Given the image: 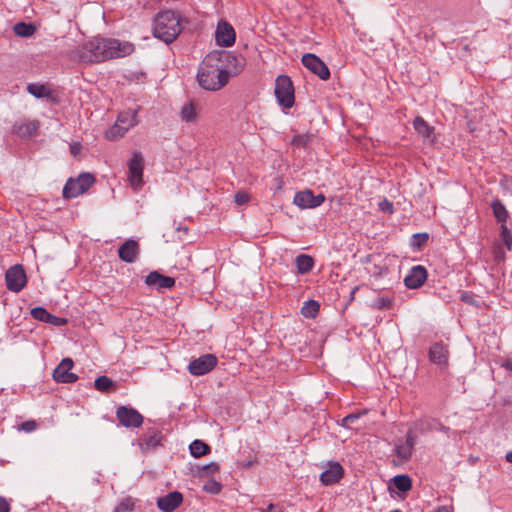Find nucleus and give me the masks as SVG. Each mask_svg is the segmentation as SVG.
<instances>
[{
  "mask_svg": "<svg viewBox=\"0 0 512 512\" xmlns=\"http://www.w3.org/2000/svg\"><path fill=\"white\" fill-rule=\"evenodd\" d=\"M234 60L235 57L224 50L207 54L198 68L199 86L209 91L220 90L230 79L229 65Z\"/></svg>",
  "mask_w": 512,
  "mask_h": 512,
  "instance_id": "1",
  "label": "nucleus"
},
{
  "mask_svg": "<svg viewBox=\"0 0 512 512\" xmlns=\"http://www.w3.org/2000/svg\"><path fill=\"white\" fill-rule=\"evenodd\" d=\"M154 35L165 43H172L182 31L181 17L172 10L159 12L154 19Z\"/></svg>",
  "mask_w": 512,
  "mask_h": 512,
  "instance_id": "2",
  "label": "nucleus"
},
{
  "mask_svg": "<svg viewBox=\"0 0 512 512\" xmlns=\"http://www.w3.org/2000/svg\"><path fill=\"white\" fill-rule=\"evenodd\" d=\"M70 58L81 63L103 62L109 59L107 39H95L71 50Z\"/></svg>",
  "mask_w": 512,
  "mask_h": 512,
  "instance_id": "3",
  "label": "nucleus"
},
{
  "mask_svg": "<svg viewBox=\"0 0 512 512\" xmlns=\"http://www.w3.org/2000/svg\"><path fill=\"white\" fill-rule=\"evenodd\" d=\"M137 122L136 111L120 112L114 125L105 131V138L109 141H117L123 138Z\"/></svg>",
  "mask_w": 512,
  "mask_h": 512,
  "instance_id": "4",
  "label": "nucleus"
},
{
  "mask_svg": "<svg viewBox=\"0 0 512 512\" xmlns=\"http://www.w3.org/2000/svg\"><path fill=\"white\" fill-rule=\"evenodd\" d=\"M274 93L280 106L285 109L293 107L295 103L294 86L288 76L280 75L277 77Z\"/></svg>",
  "mask_w": 512,
  "mask_h": 512,
  "instance_id": "5",
  "label": "nucleus"
},
{
  "mask_svg": "<svg viewBox=\"0 0 512 512\" xmlns=\"http://www.w3.org/2000/svg\"><path fill=\"white\" fill-rule=\"evenodd\" d=\"M144 157L140 151H134L128 161V180L134 191H139L143 185Z\"/></svg>",
  "mask_w": 512,
  "mask_h": 512,
  "instance_id": "6",
  "label": "nucleus"
},
{
  "mask_svg": "<svg viewBox=\"0 0 512 512\" xmlns=\"http://www.w3.org/2000/svg\"><path fill=\"white\" fill-rule=\"evenodd\" d=\"M94 181L95 179L90 173H82L76 179L70 178L63 188V197L75 198L85 193Z\"/></svg>",
  "mask_w": 512,
  "mask_h": 512,
  "instance_id": "7",
  "label": "nucleus"
},
{
  "mask_svg": "<svg viewBox=\"0 0 512 512\" xmlns=\"http://www.w3.org/2000/svg\"><path fill=\"white\" fill-rule=\"evenodd\" d=\"M6 286L12 292H20L27 283V277L21 265L10 267L5 274Z\"/></svg>",
  "mask_w": 512,
  "mask_h": 512,
  "instance_id": "8",
  "label": "nucleus"
},
{
  "mask_svg": "<svg viewBox=\"0 0 512 512\" xmlns=\"http://www.w3.org/2000/svg\"><path fill=\"white\" fill-rule=\"evenodd\" d=\"M218 363L214 354H204L189 363L188 371L194 376L209 373Z\"/></svg>",
  "mask_w": 512,
  "mask_h": 512,
  "instance_id": "9",
  "label": "nucleus"
},
{
  "mask_svg": "<svg viewBox=\"0 0 512 512\" xmlns=\"http://www.w3.org/2000/svg\"><path fill=\"white\" fill-rule=\"evenodd\" d=\"M119 423L126 428H138L143 423V416L134 408L119 406L116 410Z\"/></svg>",
  "mask_w": 512,
  "mask_h": 512,
  "instance_id": "10",
  "label": "nucleus"
},
{
  "mask_svg": "<svg viewBox=\"0 0 512 512\" xmlns=\"http://www.w3.org/2000/svg\"><path fill=\"white\" fill-rule=\"evenodd\" d=\"M302 64L321 80H328L330 70L327 65L315 54L306 53L302 56Z\"/></svg>",
  "mask_w": 512,
  "mask_h": 512,
  "instance_id": "11",
  "label": "nucleus"
},
{
  "mask_svg": "<svg viewBox=\"0 0 512 512\" xmlns=\"http://www.w3.org/2000/svg\"><path fill=\"white\" fill-rule=\"evenodd\" d=\"M325 201L323 194L314 195L311 190L297 192L294 196V204L301 209H311L320 206Z\"/></svg>",
  "mask_w": 512,
  "mask_h": 512,
  "instance_id": "12",
  "label": "nucleus"
},
{
  "mask_svg": "<svg viewBox=\"0 0 512 512\" xmlns=\"http://www.w3.org/2000/svg\"><path fill=\"white\" fill-rule=\"evenodd\" d=\"M74 363L71 358H64L53 371V379L59 383H74L78 380V376L70 370Z\"/></svg>",
  "mask_w": 512,
  "mask_h": 512,
  "instance_id": "13",
  "label": "nucleus"
},
{
  "mask_svg": "<svg viewBox=\"0 0 512 512\" xmlns=\"http://www.w3.org/2000/svg\"><path fill=\"white\" fill-rule=\"evenodd\" d=\"M215 38L218 45L223 47H230L235 43V30L231 24L221 20L217 24Z\"/></svg>",
  "mask_w": 512,
  "mask_h": 512,
  "instance_id": "14",
  "label": "nucleus"
},
{
  "mask_svg": "<svg viewBox=\"0 0 512 512\" xmlns=\"http://www.w3.org/2000/svg\"><path fill=\"white\" fill-rule=\"evenodd\" d=\"M427 279V270L422 265L413 266L404 278V284L409 289L421 287Z\"/></svg>",
  "mask_w": 512,
  "mask_h": 512,
  "instance_id": "15",
  "label": "nucleus"
},
{
  "mask_svg": "<svg viewBox=\"0 0 512 512\" xmlns=\"http://www.w3.org/2000/svg\"><path fill=\"white\" fill-rule=\"evenodd\" d=\"M109 59L130 55L134 51V44L118 39H107Z\"/></svg>",
  "mask_w": 512,
  "mask_h": 512,
  "instance_id": "16",
  "label": "nucleus"
},
{
  "mask_svg": "<svg viewBox=\"0 0 512 512\" xmlns=\"http://www.w3.org/2000/svg\"><path fill=\"white\" fill-rule=\"evenodd\" d=\"M428 356L432 363L440 367H446L448 364L449 351L446 345L441 342H436L430 347Z\"/></svg>",
  "mask_w": 512,
  "mask_h": 512,
  "instance_id": "17",
  "label": "nucleus"
},
{
  "mask_svg": "<svg viewBox=\"0 0 512 512\" xmlns=\"http://www.w3.org/2000/svg\"><path fill=\"white\" fill-rule=\"evenodd\" d=\"M183 501V495L178 491L169 492L167 495L158 498L157 506L163 512H173Z\"/></svg>",
  "mask_w": 512,
  "mask_h": 512,
  "instance_id": "18",
  "label": "nucleus"
},
{
  "mask_svg": "<svg viewBox=\"0 0 512 512\" xmlns=\"http://www.w3.org/2000/svg\"><path fill=\"white\" fill-rule=\"evenodd\" d=\"M145 283L150 287L157 288L158 290L171 289L175 285V279L169 276H164L158 271H152L146 276Z\"/></svg>",
  "mask_w": 512,
  "mask_h": 512,
  "instance_id": "19",
  "label": "nucleus"
},
{
  "mask_svg": "<svg viewBox=\"0 0 512 512\" xmlns=\"http://www.w3.org/2000/svg\"><path fill=\"white\" fill-rule=\"evenodd\" d=\"M344 469L338 462L330 463L328 468L320 474V481L323 485H333L343 477Z\"/></svg>",
  "mask_w": 512,
  "mask_h": 512,
  "instance_id": "20",
  "label": "nucleus"
},
{
  "mask_svg": "<svg viewBox=\"0 0 512 512\" xmlns=\"http://www.w3.org/2000/svg\"><path fill=\"white\" fill-rule=\"evenodd\" d=\"M139 254V244L132 239L126 240L118 249L119 258L126 263L136 261Z\"/></svg>",
  "mask_w": 512,
  "mask_h": 512,
  "instance_id": "21",
  "label": "nucleus"
},
{
  "mask_svg": "<svg viewBox=\"0 0 512 512\" xmlns=\"http://www.w3.org/2000/svg\"><path fill=\"white\" fill-rule=\"evenodd\" d=\"M38 128L39 122L37 120L18 121L13 124L11 132L20 137H31L36 134Z\"/></svg>",
  "mask_w": 512,
  "mask_h": 512,
  "instance_id": "22",
  "label": "nucleus"
},
{
  "mask_svg": "<svg viewBox=\"0 0 512 512\" xmlns=\"http://www.w3.org/2000/svg\"><path fill=\"white\" fill-rule=\"evenodd\" d=\"M31 316L38 321H42L48 324H53L55 326H61L66 323V319L59 318L57 316H54L50 314L45 308L43 307H35L31 309Z\"/></svg>",
  "mask_w": 512,
  "mask_h": 512,
  "instance_id": "23",
  "label": "nucleus"
},
{
  "mask_svg": "<svg viewBox=\"0 0 512 512\" xmlns=\"http://www.w3.org/2000/svg\"><path fill=\"white\" fill-rule=\"evenodd\" d=\"M413 128L419 135H421L423 138L430 141L431 143H433L435 141V136H434L435 128L433 126L429 125L424 120L423 117H421V116L415 117V119L413 120Z\"/></svg>",
  "mask_w": 512,
  "mask_h": 512,
  "instance_id": "24",
  "label": "nucleus"
},
{
  "mask_svg": "<svg viewBox=\"0 0 512 512\" xmlns=\"http://www.w3.org/2000/svg\"><path fill=\"white\" fill-rule=\"evenodd\" d=\"M161 438L159 432L151 431L139 439V447L143 452L154 449L160 445Z\"/></svg>",
  "mask_w": 512,
  "mask_h": 512,
  "instance_id": "25",
  "label": "nucleus"
},
{
  "mask_svg": "<svg viewBox=\"0 0 512 512\" xmlns=\"http://www.w3.org/2000/svg\"><path fill=\"white\" fill-rule=\"evenodd\" d=\"M26 90L35 98H53L52 91L45 84L29 83L26 86Z\"/></svg>",
  "mask_w": 512,
  "mask_h": 512,
  "instance_id": "26",
  "label": "nucleus"
},
{
  "mask_svg": "<svg viewBox=\"0 0 512 512\" xmlns=\"http://www.w3.org/2000/svg\"><path fill=\"white\" fill-rule=\"evenodd\" d=\"M296 267L298 272L301 274H306L313 269L314 260L310 255L300 254L296 257Z\"/></svg>",
  "mask_w": 512,
  "mask_h": 512,
  "instance_id": "27",
  "label": "nucleus"
},
{
  "mask_svg": "<svg viewBox=\"0 0 512 512\" xmlns=\"http://www.w3.org/2000/svg\"><path fill=\"white\" fill-rule=\"evenodd\" d=\"M491 208L497 221L504 224L508 218V211L504 204L499 199H494L491 203Z\"/></svg>",
  "mask_w": 512,
  "mask_h": 512,
  "instance_id": "28",
  "label": "nucleus"
},
{
  "mask_svg": "<svg viewBox=\"0 0 512 512\" xmlns=\"http://www.w3.org/2000/svg\"><path fill=\"white\" fill-rule=\"evenodd\" d=\"M189 449H190L191 455L196 458L204 456L210 452V446L198 439L194 440L190 444Z\"/></svg>",
  "mask_w": 512,
  "mask_h": 512,
  "instance_id": "29",
  "label": "nucleus"
},
{
  "mask_svg": "<svg viewBox=\"0 0 512 512\" xmlns=\"http://www.w3.org/2000/svg\"><path fill=\"white\" fill-rule=\"evenodd\" d=\"M13 30L20 37H30L35 33L36 27L32 23L19 22L14 25Z\"/></svg>",
  "mask_w": 512,
  "mask_h": 512,
  "instance_id": "30",
  "label": "nucleus"
},
{
  "mask_svg": "<svg viewBox=\"0 0 512 512\" xmlns=\"http://www.w3.org/2000/svg\"><path fill=\"white\" fill-rule=\"evenodd\" d=\"M94 387L100 392L108 393L111 390H114L116 386L115 383L107 376H99L94 382Z\"/></svg>",
  "mask_w": 512,
  "mask_h": 512,
  "instance_id": "31",
  "label": "nucleus"
},
{
  "mask_svg": "<svg viewBox=\"0 0 512 512\" xmlns=\"http://www.w3.org/2000/svg\"><path fill=\"white\" fill-rule=\"evenodd\" d=\"M392 482L394 486L401 492H407L412 487V481L408 475H396L393 477Z\"/></svg>",
  "mask_w": 512,
  "mask_h": 512,
  "instance_id": "32",
  "label": "nucleus"
},
{
  "mask_svg": "<svg viewBox=\"0 0 512 512\" xmlns=\"http://www.w3.org/2000/svg\"><path fill=\"white\" fill-rule=\"evenodd\" d=\"M136 501V499L130 496L125 497L119 502L113 512H133Z\"/></svg>",
  "mask_w": 512,
  "mask_h": 512,
  "instance_id": "33",
  "label": "nucleus"
},
{
  "mask_svg": "<svg viewBox=\"0 0 512 512\" xmlns=\"http://www.w3.org/2000/svg\"><path fill=\"white\" fill-rule=\"evenodd\" d=\"M394 299L389 296H380L372 301L371 307L374 309H389L392 307Z\"/></svg>",
  "mask_w": 512,
  "mask_h": 512,
  "instance_id": "34",
  "label": "nucleus"
},
{
  "mask_svg": "<svg viewBox=\"0 0 512 512\" xmlns=\"http://www.w3.org/2000/svg\"><path fill=\"white\" fill-rule=\"evenodd\" d=\"M319 310V304L317 301L309 300L305 302L301 309V313L304 317H315Z\"/></svg>",
  "mask_w": 512,
  "mask_h": 512,
  "instance_id": "35",
  "label": "nucleus"
},
{
  "mask_svg": "<svg viewBox=\"0 0 512 512\" xmlns=\"http://www.w3.org/2000/svg\"><path fill=\"white\" fill-rule=\"evenodd\" d=\"M196 115V110L192 103L185 104L181 109V118L186 122L195 120Z\"/></svg>",
  "mask_w": 512,
  "mask_h": 512,
  "instance_id": "36",
  "label": "nucleus"
},
{
  "mask_svg": "<svg viewBox=\"0 0 512 512\" xmlns=\"http://www.w3.org/2000/svg\"><path fill=\"white\" fill-rule=\"evenodd\" d=\"M413 448L407 444H398L395 447V453L401 460H408L412 455Z\"/></svg>",
  "mask_w": 512,
  "mask_h": 512,
  "instance_id": "37",
  "label": "nucleus"
},
{
  "mask_svg": "<svg viewBox=\"0 0 512 512\" xmlns=\"http://www.w3.org/2000/svg\"><path fill=\"white\" fill-rule=\"evenodd\" d=\"M500 237L508 250L512 248V233L505 224L501 225Z\"/></svg>",
  "mask_w": 512,
  "mask_h": 512,
  "instance_id": "38",
  "label": "nucleus"
},
{
  "mask_svg": "<svg viewBox=\"0 0 512 512\" xmlns=\"http://www.w3.org/2000/svg\"><path fill=\"white\" fill-rule=\"evenodd\" d=\"M203 489L208 493L217 494L221 491L222 485L216 480L210 479L203 485Z\"/></svg>",
  "mask_w": 512,
  "mask_h": 512,
  "instance_id": "39",
  "label": "nucleus"
},
{
  "mask_svg": "<svg viewBox=\"0 0 512 512\" xmlns=\"http://www.w3.org/2000/svg\"><path fill=\"white\" fill-rule=\"evenodd\" d=\"M413 247H420L422 243L426 242L428 240V234L426 233H416L413 235Z\"/></svg>",
  "mask_w": 512,
  "mask_h": 512,
  "instance_id": "40",
  "label": "nucleus"
},
{
  "mask_svg": "<svg viewBox=\"0 0 512 512\" xmlns=\"http://www.w3.org/2000/svg\"><path fill=\"white\" fill-rule=\"evenodd\" d=\"M250 200V196L248 193L244 192V191H238L236 194H235V202L238 204V205H243V204H246L248 201Z\"/></svg>",
  "mask_w": 512,
  "mask_h": 512,
  "instance_id": "41",
  "label": "nucleus"
},
{
  "mask_svg": "<svg viewBox=\"0 0 512 512\" xmlns=\"http://www.w3.org/2000/svg\"><path fill=\"white\" fill-rule=\"evenodd\" d=\"M358 418V414H349L342 419V426L350 427Z\"/></svg>",
  "mask_w": 512,
  "mask_h": 512,
  "instance_id": "42",
  "label": "nucleus"
},
{
  "mask_svg": "<svg viewBox=\"0 0 512 512\" xmlns=\"http://www.w3.org/2000/svg\"><path fill=\"white\" fill-rule=\"evenodd\" d=\"M416 438V434L412 430H409L406 434V441L404 444L410 445L411 448H414Z\"/></svg>",
  "mask_w": 512,
  "mask_h": 512,
  "instance_id": "43",
  "label": "nucleus"
},
{
  "mask_svg": "<svg viewBox=\"0 0 512 512\" xmlns=\"http://www.w3.org/2000/svg\"><path fill=\"white\" fill-rule=\"evenodd\" d=\"M203 470H206L207 473H216L219 471V465L215 462H212L203 467Z\"/></svg>",
  "mask_w": 512,
  "mask_h": 512,
  "instance_id": "44",
  "label": "nucleus"
},
{
  "mask_svg": "<svg viewBox=\"0 0 512 512\" xmlns=\"http://www.w3.org/2000/svg\"><path fill=\"white\" fill-rule=\"evenodd\" d=\"M36 428V423L34 421H26L22 423V429L26 432H32Z\"/></svg>",
  "mask_w": 512,
  "mask_h": 512,
  "instance_id": "45",
  "label": "nucleus"
},
{
  "mask_svg": "<svg viewBox=\"0 0 512 512\" xmlns=\"http://www.w3.org/2000/svg\"><path fill=\"white\" fill-rule=\"evenodd\" d=\"M9 511H10L9 502L4 497L0 496V512H9Z\"/></svg>",
  "mask_w": 512,
  "mask_h": 512,
  "instance_id": "46",
  "label": "nucleus"
},
{
  "mask_svg": "<svg viewBox=\"0 0 512 512\" xmlns=\"http://www.w3.org/2000/svg\"><path fill=\"white\" fill-rule=\"evenodd\" d=\"M461 300L465 303L472 304L474 302V297L471 293L465 292L461 295Z\"/></svg>",
  "mask_w": 512,
  "mask_h": 512,
  "instance_id": "47",
  "label": "nucleus"
},
{
  "mask_svg": "<svg viewBox=\"0 0 512 512\" xmlns=\"http://www.w3.org/2000/svg\"><path fill=\"white\" fill-rule=\"evenodd\" d=\"M80 149L81 145L79 143H73L70 145L71 154H73L74 156H76L79 153Z\"/></svg>",
  "mask_w": 512,
  "mask_h": 512,
  "instance_id": "48",
  "label": "nucleus"
},
{
  "mask_svg": "<svg viewBox=\"0 0 512 512\" xmlns=\"http://www.w3.org/2000/svg\"><path fill=\"white\" fill-rule=\"evenodd\" d=\"M435 512H453V508L451 506H440Z\"/></svg>",
  "mask_w": 512,
  "mask_h": 512,
  "instance_id": "49",
  "label": "nucleus"
},
{
  "mask_svg": "<svg viewBox=\"0 0 512 512\" xmlns=\"http://www.w3.org/2000/svg\"><path fill=\"white\" fill-rule=\"evenodd\" d=\"M381 206H382V210H388V211L392 212L393 206L390 202L385 201L383 204H381Z\"/></svg>",
  "mask_w": 512,
  "mask_h": 512,
  "instance_id": "50",
  "label": "nucleus"
},
{
  "mask_svg": "<svg viewBox=\"0 0 512 512\" xmlns=\"http://www.w3.org/2000/svg\"><path fill=\"white\" fill-rule=\"evenodd\" d=\"M505 459L507 462L512 463V450L506 454Z\"/></svg>",
  "mask_w": 512,
  "mask_h": 512,
  "instance_id": "51",
  "label": "nucleus"
},
{
  "mask_svg": "<svg viewBox=\"0 0 512 512\" xmlns=\"http://www.w3.org/2000/svg\"><path fill=\"white\" fill-rule=\"evenodd\" d=\"M274 509H275V506H274L273 504H269V505H268V508H267V511H268V512H273V511H274Z\"/></svg>",
  "mask_w": 512,
  "mask_h": 512,
  "instance_id": "52",
  "label": "nucleus"
},
{
  "mask_svg": "<svg viewBox=\"0 0 512 512\" xmlns=\"http://www.w3.org/2000/svg\"><path fill=\"white\" fill-rule=\"evenodd\" d=\"M301 139H302V137L298 136V140H296V141L300 143Z\"/></svg>",
  "mask_w": 512,
  "mask_h": 512,
  "instance_id": "53",
  "label": "nucleus"
},
{
  "mask_svg": "<svg viewBox=\"0 0 512 512\" xmlns=\"http://www.w3.org/2000/svg\"><path fill=\"white\" fill-rule=\"evenodd\" d=\"M356 290H357V288H355V289H353V290H352V293H351V294H352V296L354 295V293H355V291H356Z\"/></svg>",
  "mask_w": 512,
  "mask_h": 512,
  "instance_id": "54",
  "label": "nucleus"
},
{
  "mask_svg": "<svg viewBox=\"0 0 512 512\" xmlns=\"http://www.w3.org/2000/svg\"><path fill=\"white\" fill-rule=\"evenodd\" d=\"M448 428H446L445 426H441V430H447Z\"/></svg>",
  "mask_w": 512,
  "mask_h": 512,
  "instance_id": "55",
  "label": "nucleus"
},
{
  "mask_svg": "<svg viewBox=\"0 0 512 512\" xmlns=\"http://www.w3.org/2000/svg\"><path fill=\"white\" fill-rule=\"evenodd\" d=\"M391 512H401V511H399V510H393V511H391Z\"/></svg>",
  "mask_w": 512,
  "mask_h": 512,
  "instance_id": "56",
  "label": "nucleus"
},
{
  "mask_svg": "<svg viewBox=\"0 0 512 512\" xmlns=\"http://www.w3.org/2000/svg\"><path fill=\"white\" fill-rule=\"evenodd\" d=\"M276 512H282V510H281V509H279V510H277Z\"/></svg>",
  "mask_w": 512,
  "mask_h": 512,
  "instance_id": "57",
  "label": "nucleus"
},
{
  "mask_svg": "<svg viewBox=\"0 0 512 512\" xmlns=\"http://www.w3.org/2000/svg\"><path fill=\"white\" fill-rule=\"evenodd\" d=\"M338 2H341V0H338Z\"/></svg>",
  "mask_w": 512,
  "mask_h": 512,
  "instance_id": "58",
  "label": "nucleus"
}]
</instances>
